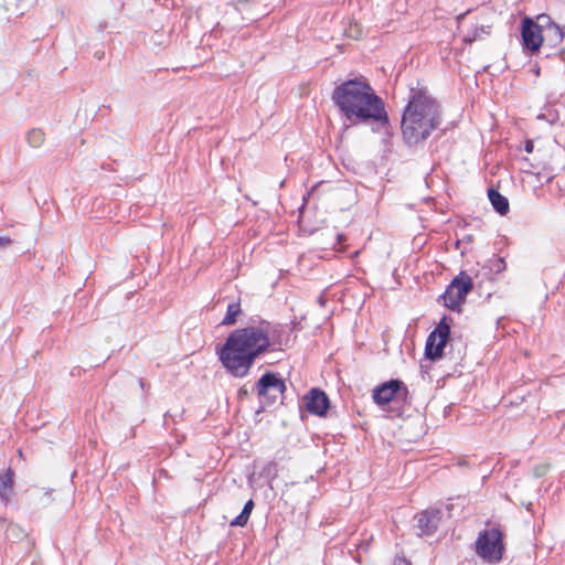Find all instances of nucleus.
<instances>
[{"label":"nucleus","instance_id":"obj_7","mask_svg":"<svg viewBox=\"0 0 565 565\" xmlns=\"http://www.w3.org/2000/svg\"><path fill=\"white\" fill-rule=\"evenodd\" d=\"M408 388L399 380H390L373 390V399L380 405H386L395 399L404 401L407 398Z\"/></svg>","mask_w":565,"mask_h":565},{"label":"nucleus","instance_id":"obj_4","mask_svg":"<svg viewBox=\"0 0 565 565\" xmlns=\"http://www.w3.org/2000/svg\"><path fill=\"white\" fill-rule=\"evenodd\" d=\"M475 552L484 563H500L505 552L501 529L493 525L480 531L475 542Z\"/></svg>","mask_w":565,"mask_h":565},{"label":"nucleus","instance_id":"obj_13","mask_svg":"<svg viewBox=\"0 0 565 565\" xmlns=\"http://www.w3.org/2000/svg\"><path fill=\"white\" fill-rule=\"evenodd\" d=\"M14 484V472L11 468H8L7 471L0 475V498L3 500H8L12 492Z\"/></svg>","mask_w":565,"mask_h":565},{"label":"nucleus","instance_id":"obj_14","mask_svg":"<svg viewBox=\"0 0 565 565\" xmlns=\"http://www.w3.org/2000/svg\"><path fill=\"white\" fill-rule=\"evenodd\" d=\"M543 35L546 38L544 41H547L551 45H556L564 39V32L556 23L548 24L543 31Z\"/></svg>","mask_w":565,"mask_h":565},{"label":"nucleus","instance_id":"obj_22","mask_svg":"<svg viewBox=\"0 0 565 565\" xmlns=\"http://www.w3.org/2000/svg\"><path fill=\"white\" fill-rule=\"evenodd\" d=\"M11 244V239L10 237H7V236H1L0 237V246H8Z\"/></svg>","mask_w":565,"mask_h":565},{"label":"nucleus","instance_id":"obj_15","mask_svg":"<svg viewBox=\"0 0 565 565\" xmlns=\"http://www.w3.org/2000/svg\"><path fill=\"white\" fill-rule=\"evenodd\" d=\"M242 315L239 301H232L227 306L225 317L222 320L223 326H232L237 321V318Z\"/></svg>","mask_w":565,"mask_h":565},{"label":"nucleus","instance_id":"obj_1","mask_svg":"<svg viewBox=\"0 0 565 565\" xmlns=\"http://www.w3.org/2000/svg\"><path fill=\"white\" fill-rule=\"evenodd\" d=\"M276 328L265 320L257 326L235 329L218 352L222 365L234 377H245L257 358L276 351Z\"/></svg>","mask_w":565,"mask_h":565},{"label":"nucleus","instance_id":"obj_10","mask_svg":"<svg viewBox=\"0 0 565 565\" xmlns=\"http://www.w3.org/2000/svg\"><path fill=\"white\" fill-rule=\"evenodd\" d=\"M546 38L543 35L541 26L526 18L522 24V40L523 46L531 52H536L543 44Z\"/></svg>","mask_w":565,"mask_h":565},{"label":"nucleus","instance_id":"obj_6","mask_svg":"<svg viewBox=\"0 0 565 565\" xmlns=\"http://www.w3.org/2000/svg\"><path fill=\"white\" fill-rule=\"evenodd\" d=\"M449 335L450 326L446 322V318H443L426 340L425 356L431 361L439 360L443 356Z\"/></svg>","mask_w":565,"mask_h":565},{"label":"nucleus","instance_id":"obj_19","mask_svg":"<svg viewBox=\"0 0 565 565\" xmlns=\"http://www.w3.org/2000/svg\"><path fill=\"white\" fill-rule=\"evenodd\" d=\"M497 273L503 271L507 268V264L503 258L499 257L494 260L493 267Z\"/></svg>","mask_w":565,"mask_h":565},{"label":"nucleus","instance_id":"obj_5","mask_svg":"<svg viewBox=\"0 0 565 565\" xmlns=\"http://www.w3.org/2000/svg\"><path fill=\"white\" fill-rule=\"evenodd\" d=\"M472 287L473 284L471 277L461 271L456 278H454L444 292V305L451 310H456L465 301Z\"/></svg>","mask_w":565,"mask_h":565},{"label":"nucleus","instance_id":"obj_17","mask_svg":"<svg viewBox=\"0 0 565 565\" xmlns=\"http://www.w3.org/2000/svg\"><path fill=\"white\" fill-rule=\"evenodd\" d=\"M45 141V134L41 128H32L26 132V142L32 148H40Z\"/></svg>","mask_w":565,"mask_h":565},{"label":"nucleus","instance_id":"obj_3","mask_svg":"<svg viewBox=\"0 0 565 565\" xmlns=\"http://www.w3.org/2000/svg\"><path fill=\"white\" fill-rule=\"evenodd\" d=\"M441 124L438 102L426 88H411L401 122L402 136L408 146L425 141Z\"/></svg>","mask_w":565,"mask_h":565},{"label":"nucleus","instance_id":"obj_9","mask_svg":"<svg viewBox=\"0 0 565 565\" xmlns=\"http://www.w3.org/2000/svg\"><path fill=\"white\" fill-rule=\"evenodd\" d=\"M302 406L308 413L324 417L330 408V399L324 391L313 387L302 397Z\"/></svg>","mask_w":565,"mask_h":565},{"label":"nucleus","instance_id":"obj_20","mask_svg":"<svg viewBox=\"0 0 565 565\" xmlns=\"http://www.w3.org/2000/svg\"><path fill=\"white\" fill-rule=\"evenodd\" d=\"M393 565H412L408 559H406L404 556H396L394 558Z\"/></svg>","mask_w":565,"mask_h":565},{"label":"nucleus","instance_id":"obj_21","mask_svg":"<svg viewBox=\"0 0 565 565\" xmlns=\"http://www.w3.org/2000/svg\"><path fill=\"white\" fill-rule=\"evenodd\" d=\"M534 149V143L532 140H527L525 142V146H524V150L527 152V153H531Z\"/></svg>","mask_w":565,"mask_h":565},{"label":"nucleus","instance_id":"obj_23","mask_svg":"<svg viewBox=\"0 0 565 565\" xmlns=\"http://www.w3.org/2000/svg\"><path fill=\"white\" fill-rule=\"evenodd\" d=\"M238 2H247L248 0H237Z\"/></svg>","mask_w":565,"mask_h":565},{"label":"nucleus","instance_id":"obj_18","mask_svg":"<svg viewBox=\"0 0 565 565\" xmlns=\"http://www.w3.org/2000/svg\"><path fill=\"white\" fill-rule=\"evenodd\" d=\"M490 34V26L481 25L480 28H475L473 30L469 31L465 36L463 41L466 43L471 44L475 41L483 39L486 35Z\"/></svg>","mask_w":565,"mask_h":565},{"label":"nucleus","instance_id":"obj_8","mask_svg":"<svg viewBox=\"0 0 565 565\" xmlns=\"http://www.w3.org/2000/svg\"><path fill=\"white\" fill-rule=\"evenodd\" d=\"M255 391L260 398H266L274 403L278 396L286 391V384L282 379L273 372H266L255 384Z\"/></svg>","mask_w":565,"mask_h":565},{"label":"nucleus","instance_id":"obj_2","mask_svg":"<svg viewBox=\"0 0 565 565\" xmlns=\"http://www.w3.org/2000/svg\"><path fill=\"white\" fill-rule=\"evenodd\" d=\"M332 100L351 125L377 122L385 126L388 124L384 100L376 95L363 76L338 85L332 92Z\"/></svg>","mask_w":565,"mask_h":565},{"label":"nucleus","instance_id":"obj_16","mask_svg":"<svg viewBox=\"0 0 565 565\" xmlns=\"http://www.w3.org/2000/svg\"><path fill=\"white\" fill-rule=\"evenodd\" d=\"M253 509H254V501L252 499H249L245 503L241 514L237 515L233 521H231L230 525L231 526H244V525H246V523L248 522V519H249V516L252 514Z\"/></svg>","mask_w":565,"mask_h":565},{"label":"nucleus","instance_id":"obj_12","mask_svg":"<svg viewBox=\"0 0 565 565\" xmlns=\"http://www.w3.org/2000/svg\"><path fill=\"white\" fill-rule=\"evenodd\" d=\"M489 200L493 209L501 215H505L509 212V201L495 189L488 190Z\"/></svg>","mask_w":565,"mask_h":565},{"label":"nucleus","instance_id":"obj_11","mask_svg":"<svg viewBox=\"0 0 565 565\" xmlns=\"http://www.w3.org/2000/svg\"><path fill=\"white\" fill-rule=\"evenodd\" d=\"M418 535H431L436 532L441 519V512L438 509L425 510L416 515Z\"/></svg>","mask_w":565,"mask_h":565}]
</instances>
